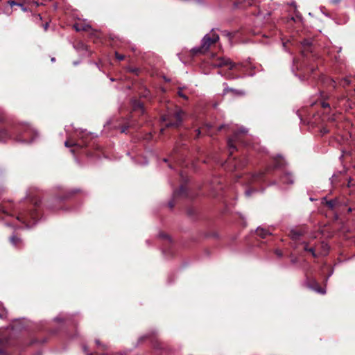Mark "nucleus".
Listing matches in <instances>:
<instances>
[{
    "instance_id": "6",
    "label": "nucleus",
    "mask_w": 355,
    "mask_h": 355,
    "mask_svg": "<svg viewBox=\"0 0 355 355\" xmlns=\"http://www.w3.org/2000/svg\"><path fill=\"white\" fill-rule=\"evenodd\" d=\"M280 181L285 184H293L294 183V178L291 173L286 172L281 177Z\"/></svg>"
},
{
    "instance_id": "29",
    "label": "nucleus",
    "mask_w": 355,
    "mask_h": 355,
    "mask_svg": "<svg viewBox=\"0 0 355 355\" xmlns=\"http://www.w3.org/2000/svg\"><path fill=\"white\" fill-rule=\"evenodd\" d=\"M352 211V208L348 209V212H351Z\"/></svg>"
},
{
    "instance_id": "1",
    "label": "nucleus",
    "mask_w": 355,
    "mask_h": 355,
    "mask_svg": "<svg viewBox=\"0 0 355 355\" xmlns=\"http://www.w3.org/2000/svg\"><path fill=\"white\" fill-rule=\"evenodd\" d=\"M219 40L218 34L212 30L209 33L205 35L202 40L201 46L199 48L193 49V53H205L207 52L210 46L217 42Z\"/></svg>"
},
{
    "instance_id": "25",
    "label": "nucleus",
    "mask_w": 355,
    "mask_h": 355,
    "mask_svg": "<svg viewBox=\"0 0 355 355\" xmlns=\"http://www.w3.org/2000/svg\"><path fill=\"white\" fill-rule=\"evenodd\" d=\"M48 26H49L48 23H46V24H44V30H45V31H46V30H47Z\"/></svg>"
},
{
    "instance_id": "30",
    "label": "nucleus",
    "mask_w": 355,
    "mask_h": 355,
    "mask_svg": "<svg viewBox=\"0 0 355 355\" xmlns=\"http://www.w3.org/2000/svg\"><path fill=\"white\" fill-rule=\"evenodd\" d=\"M51 61H52V62H54V61H55V58H53L51 59Z\"/></svg>"
},
{
    "instance_id": "31",
    "label": "nucleus",
    "mask_w": 355,
    "mask_h": 355,
    "mask_svg": "<svg viewBox=\"0 0 355 355\" xmlns=\"http://www.w3.org/2000/svg\"><path fill=\"white\" fill-rule=\"evenodd\" d=\"M222 128H223L222 126L218 127V130H221Z\"/></svg>"
},
{
    "instance_id": "12",
    "label": "nucleus",
    "mask_w": 355,
    "mask_h": 355,
    "mask_svg": "<svg viewBox=\"0 0 355 355\" xmlns=\"http://www.w3.org/2000/svg\"><path fill=\"white\" fill-rule=\"evenodd\" d=\"M314 284H315L314 286H311L312 289H313L315 291H317L318 293H320L322 294L325 293V290L323 288H320L316 282H315Z\"/></svg>"
},
{
    "instance_id": "2",
    "label": "nucleus",
    "mask_w": 355,
    "mask_h": 355,
    "mask_svg": "<svg viewBox=\"0 0 355 355\" xmlns=\"http://www.w3.org/2000/svg\"><path fill=\"white\" fill-rule=\"evenodd\" d=\"M37 218V214L33 209L28 210L20 211L17 216V219L21 222L27 227H31L35 224Z\"/></svg>"
},
{
    "instance_id": "8",
    "label": "nucleus",
    "mask_w": 355,
    "mask_h": 355,
    "mask_svg": "<svg viewBox=\"0 0 355 355\" xmlns=\"http://www.w3.org/2000/svg\"><path fill=\"white\" fill-rule=\"evenodd\" d=\"M74 28L77 31H87L90 30L91 26L89 24H83V23H76L74 24Z\"/></svg>"
},
{
    "instance_id": "5",
    "label": "nucleus",
    "mask_w": 355,
    "mask_h": 355,
    "mask_svg": "<svg viewBox=\"0 0 355 355\" xmlns=\"http://www.w3.org/2000/svg\"><path fill=\"white\" fill-rule=\"evenodd\" d=\"M213 65L216 67H222L227 66L229 69H232L236 67V64L232 62L227 58H218L214 62Z\"/></svg>"
},
{
    "instance_id": "10",
    "label": "nucleus",
    "mask_w": 355,
    "mask_h": 355,
    "mask_svg": "<svg viewBox=\"0 0 355 355\" xmlns=\"http://www.w3.org/2000/svg\"><path fill=\"white\" fill-rule=\"evenodd\" d=\"M10 138V135L6 130H0V141H6Z\"/></svg>"
},
{
    "instance_id": "4",
    "label": "nucleus",
    "mask_w": 355,
    "mask_h": 355,
    "mask_svg": "<svg viewBox=\"0 0 355 355\" xmlns=\"http://www.w3.org/2000/svg\"><path fill=\"white\" fill-rule=\"evenodd\" d=\"M248 132V130L241 128L238 131L235 132L233 135V136L228 139L227 145L229 147V149L230 150V153L232 154L233 151L236 149V147L234 145V143L236 141H239L240 140L239 135L240 134H246Z\"/></svg>"
},
{
    "instance_id": "23",
    "label": "nucleus",
    "mask_w": 355,
    "mask_h": 355,
    "mask_svg": "<svg viewBox=\"0 0 355 355\" xmlns=\"http://www.w3.org/2000/svg\"><path fill=\"white\" fill-rule=\"evenodd\" d=\"M253 191H254V190H251V189H250V190H247V191H245V195H246L247 196H250V194H251Z\"/></svg>"
},
{
    "instance_id": "7",
    "label": "nucleus",
    "mask_w": 355,
    "mask_h": 355,
    "mask_svg": "<svg viewBox=\"0 0 355 355\" xmlns=\"http://www.w3.org/2000/svg\"><path fill=\"white\" fill-rule=\"evenodd\" d=\"M10 211H15V207H14V205L12 204L9 203V204H8V205H3L0 207V213H3V214H8Z\"/></svg>"
},
{
    "instance_id": "13",
    "label": "nucleus",
    "mask_w": 355,
    "mask_h": 355,
    "mask_svg": "<svg viewBox=\"0 0 355 355\" xmlns=\"http://www.w3.org/2000/svg\"><path fill=\"white\" fill-rule=\"evenodd\" d=\"M304 250H306V251H308V252H311V254H312L313 257H317V255H316V254H315V250H314V248H311H311H309V247L308 246V245H307V244H305V245H304Z\"/></svg>"
},
{
    "instance_id": "32",
    "label": "nucleus",
    "mask_w": 355,
    "mask_h": 355,
    "mask_svg": "<svg viewBox=\"0 0 355 355\" xmlns=\"http://www.w3.org/2000/svg\"><path fill=\"white\" fill-rule=\"evenodd\" d=\"M170 205V207H173V205H172V204H171V203H170V205Z\"/></svg>"
},
{
    "instance_id": "27",
    "label": "nucleus",
    "mask_w": 355,
    "mask_h": 355,
    "mask_svg": "<svg viewBox=\"0 0 355 355\" xmlns=\"http://www.w3.org/2000/svg\"><path fill=\"white\" fill-rule=\"evenodd\" d=\"M197 136H199L200 134V130L199 129L196 130Z\"/></svg>"
},
{
    "instance_id": "24",
    "label": "nucleus",
    "mask_w": 355,
    "mask_h": 355,
    "mask_svg": "<svg viewBox=\"0 0 355 355\" xmlns=\"http://www.w3.org/2000/svg\"><path fill=\"white\" fill-rule=\"evenodd\" d=\"M263 173H259L254 176V178H258L260 176H262Z\"/></svg>"
},
{
    "instance_id": "9",
    "label": "nucleus",
    "mask_w": 355,
    "mask_h": 355,
    "mask_svg": "<svg viewBox=\"0 0 355 355\" xmlns=\"http://www.w3.org/2000/svg\"><path fill=\"white\" fill-rule=\"evenodd\" d=\"M256 234H257L259 236H260V237H261V238H263V239H264V238H266L267 236H268V235H270V234H271V233H270L268 230H266V229H263V228H261V227H258V228L257 229V230H256Z\"/></svg>"
},
{
    "instance_id": "11",
    "label": "nucleus",
    "mask_w": 355,
    "mask_h": 355,
    "mask_svg": "<svg viewBox=\"0 0 355 355\" xmlns=\"http://www.w3.org/2000/svg\"><path fill=\"white\" fill-rule=\"evenodd\" d=\"M337 200H330L326 201V205L331 209H333L334 207H336L337 205Z\"/></svg>"
},
{
    "instance_id": "15",
    "label": "nucleus",
    "mask_w": 355,
    "mask_h": 355,
    "mask_svg": "<svg viewBox=\"0 0 355 355\" xmlns=\"http://www.w3.org/2000/svg\"><path fill=\"white\" fill-rule=\"evenodd\" d=\"M64 145L67 147H71V146H78L80 147L82 146L80 144H77L76 143H73L69 141H66L64 143Z\"/></svg>"
},
{
    "instance_id": "22",
    "label": "nucleus",
    "mask_w": 355,
    "mask_h": 355,
    "mask_svg": "<svg viewBox=\"0 0 355 355\" xmlns=\"http://www.w3.org/2000/svg\"><path fill=\"white\" fill-rule=\"evenodd\" d=\"M234 162H235L234 164V168L236 169L237 168H239L241 166H243V164L240 165V164H237V161H234Z\"/></svg>"
},
{
    "instance_id": "21",
    "label": "nucleus",
    "mask_w": 355,
    "mask_h": 355,
    "mask_svg": "<svg viewBox=\"0 0 355 355\" xmlns=\"http://www.w3.org/2000/svg\"><path fill=\"white\" fill-rule=\"evenodd\" d=\"M178 95L184 99L187 98V97L181 91L178 92Z\"/></svg>"
},
{
    "instance_id": "17",
    "label": "nucleus",
    "mask_w": 355,
    "mask_h": 355,
    "mask_svg": "<svg viewBox=\"0 0 355 355\" xmlns=\"http://www.w3.org/2000/svg\"><path fill=\"white\" fill-rule=\"evenodd\" d=\"M283 162V160L278 161L275 159V168H281L284 165Z\"/></svg>"
},
{
    "instance_id": "33",
    "label": "nucleus",
    "mask_w": 355,
    "mask_h": 355,
    "mask_svg": "<svg viewBox=\"0 0 355 355\" xmlns=\"http://www.w3.org/2000/svg\"><path fill=\"white\" fill-rule=\"evenodd\" d=\"M96 342L97 345H99V341L98 340H96Z\"/></svg>"
},
{
    "instance_id": "14",
    "label": "nucleus",
    "mask_w": 355,
    "mask_h": 355,
    "mask_svg": "<svg viewBox=\"0 0 355 355\" xmlns=\"http://www.w3.org/2000/svg\"><path fill=\"white\" fill-rule=\"evenodd\" d=\"M10 241L14 245H17L21 243V239L13 236L10 238Z\"/></svg>"
},
{
    "instance_id": "18",
    "label": "nucleus",
    "mask_w": 355,
    "mask_h": 355,
    "mask_svg": "<svg viewBox=\"0 0 355 355\" xmlns=\"http://www.w3.org/2000/svg\"><path fill=\"white\" fill-rule=\"evenodd\" d=\"M115 56H116V58L119 60V61H121L124 59L125 56L122 54H119V53L117 52H115Z\"/></svg>"
},
{
    "instance_id": "28",
    "label": "nucleus",
    "mask_w": 355,
    "mask_h": 355,
    "mask_svg": "<svg viewBox=\"0 0 355 355\" xmlns=\"http://www.w3.org/2000/svg\"><path fill=\"white\" fill-rule=\"evenodd\" d=\"M180 191H182V192H183V191H184V187H182L180 188Z\"/></svg>"
},
{
    "instance_id": "20",
    "label": "nucleus",
    "mask_w": 355,
    "mask_h": 355,
    "mask_svg": "<svg viewBox=\"0 0 355 355\" xmlns=\"http://www.w3.org/2000/svg\"><path fill=\"white\" fill-rule=\"evenodd\" d=\"M17 140L20 141H24V142H30L31 141L24 137H19L17 138Z\"/></svg>"
},
{
    "instance_id": "3",
    "label": "nucleus",
    "mask_w": 355,
    "mask_h": 355,
    "mask_svg": "<svg viewBox=\"0 0 355 355\" xmlns=\"http://www.w3.org/2000/svg\"><path fill=\"white\" fill-rule=\"evenodd\" d=\"M184 114L182 110H177L173 116V120L164 118V121H167L166 125L167 127H178L182 121Z\"/></svg>"
},
{
    "instance_id": "26",
    "label": "nucleus",
    "mask_w": 355,
    "mask_h": 355,
    "mask_svg": "<svg viewBox=\"0 0 355 355\" xmlns=\"http://www.w3.org/2000/svg\"><path fill=\"white\" fill-rule=\"evenodd\" d=\"M328 106H329V104H328V103H322V107H328Z\"/></svg>"
},
{
    "instance_id": "16",
    "label": "nucleus",
    "mask_w": 355,
    "mask_h": 355,
    "mask_svg": "<svg viewBox=\"0 0 355 355\" xmlns=\"http://www.w3.org/2000/svg\"><path fill=\"white\" fill-rule=\"evenodd\" d=\"M28 198H29V200H30V201H31V205H32V206H33V207H37V204H38V201H37V200L34 199V198H31V197H28Z\"/></svg>"
},
{
    "instance_id": "19",
    "label": "nucleus",
    "mask_w": 355,
    "mask_h": 355,
    "mask_svg": "<svg viewBox=\"0 0 355 355\" xmlns=\"http://www.w3.org/2000/svg\"><path fill=\"white\" fill-rule=\"evenodd\" d=\"M300 235H301L300 234H299L296 232H292V236H293V239H296V240L298 239Z\"/></svg>"
}]
</instances>
